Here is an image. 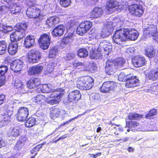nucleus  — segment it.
I'll list each match as a JSON object with an SVG mask.
<instances>
[{"mask_svg": "<svg viewBox=\"0 0 158 158\" xmlns=\"http://www.w3.org/2000/svg\"><path fill=\"white\" fill-rule=\"evenodd\" d=\"M92 50L90 51V56L91 59H99L102 56L108 55L112 50L110 43L107 41L104 40L100 43L97 51H94L93 46L89 47Z\"/></svg>", "mask_w": 158, "mask_h": 158, "instance_id": "1", "label": "nucleus"}, {"mask_svg": "<svg viewBox=\"0 0 158 158\" xmlns=\"http://www.w3.org/2000/svg\"><path fill=\"white\" fill-rule=\"evenodd\" d=\"M125 25L123 21L118 19H116L112 22H108L106 24L104 25L102 28L100 34L95 35V38L99 39L101 37L105 38L109 36L115 28L120 27Z\"/></svg>", "mask_w": 158, "mask_h": 158, "instance_id": "2", "label": "nucleus"}, {"mask_svg": "<svg viewBox=\"0 0 158 158\" xmlns=\"http://www.w3.org/2000/svg\"><path fill=\"white\" fill-rule=\"evenodd\" d=\"M125 61L122 58L119 57L115 60H107L105 67L106 72L108 75L113 74L116 69H119L123 66Z\"/></svg>", "mask_w": 158, "mask_h": 158, "instance_id": "3", "label": "nucleus"}, {"mask_svg": "<svg viewBox=\"0 0 158 158\" xmlns=\"http://www.w3.org/2000/svg\"><path fill=\"white\" fill-rule=\"evenodd\" d=\"M27 25L26 23H19L16 25L15 28L16 31L10 35L11 41L17 42L21 40L25 35V30Z\"/></svg>", "mask_w": 158, "mask_h": 158, "instance_id": "4", "label": "nucleus"}, {"mask_svg": "<svg viewBox=\"0 0 158 158\" xmlns=\"http://www.w3.org/2000/svg\"><path fill=\"white\" fill-rule=\"evenodd\" d=\"M93 79L89 76L81 77L77 81V87L81 90L89 89L93 86Z\"/></svg>", "mask_w": 158, "mask_h": 158, "instance_id": "5", "label": "nucleus"}, {"mask_svg": "<svg viewBox=\"0 0 158 158\" xmlns=\"http://www.w3.org/2000/svg\"><path fill=\"white\" fill-rule=\"evenodd\" d=\"M119 28H116V31L113 37V42L117 44H122L126 40L124 28L119 29Z\"/></svg>", "mask_w": 158, "mask_h": 158, "instance_id": "6", "label": "nucleus"}, {"mask_svg": "<svg viewBox=\"0 0 158 158\" xmlns=\"http://www.w3.org/2000/svg\"><path fill=\"white\" fill-rule=\"evenodd\" d=\"M64 92L63 90H62V91H59L58 92L56 90L53 93L49 94L47 95V98H52V99L50 100H48L47 99L46 102L48 103L51 105L57 104L60 101V99L63 95Z\"/></svg>", "mask_w": 158, "mask_h": 158, "instance_id": "7", "label": "nucleus"}, {"mask_svg": "<svg viewBox=\"0 0 158 158\" xmlns=\"http://www.w3.org/2000/svg\"><path fill=\"white\" fill-rule=\"evenodd\" d=\"M21 9V6H14V4H8L7 6H0V14H5L8 11H10L13 14H15L20 12Z\"/></svg>", "mask_w": 158, "mask_h": 158, "instance_id": "8", "label": "nucleus"}, {"mask_svg": "<svg viewBox=\"0 0 158 158\" xmlns=\"http://www.w3.org/2000/svg\"><path fill=\"white\" fill-rule=\"evenodd\" d=\"M144 35L148 37H153V39L158 42V33L156 27L153 25H149L147 28H145Z\"/></svg>", "mask_w": 158, "mask_h": 158, "instance_id": "9", "label": "nucleus"}, {"mask_svg": "<svg viewBox=\"0 0 158 158\" xmlns=\"http://www.w3.org/2000/svg\"><path fill=\"white\" fill-rule=\"evenodd\" d=\"M92 25V23L89 21H86L81 22L77 28V33L81 35H83L89 30Z\"/></svg>", "mask_w": 158, "mask_h": 158, "instance_id": "10", "label": "nucleus"}, {"mask_svg": "<svg viewBox=\"0 0 158 158\" xmlns=\"http://www.w3.org/2000/svg\"><path fill=\"white\" fill-rule=\"evenodd\" d=\"M123 5L114 0H109L106 4V9L109 12L111 13L112 9H115L117 10L121 11L122 9Z\"/></svg>", "mask_w": 158, "mask_h": 158, "instance_id": "11", "label": "nucleus"}, {"mask_svg": "<svg viewBox=\"0 0 158 158\" xmlns=\"http://www.w3.org/2000/svg\"><path fill=\"white\" fill-rule=\"evenodd\" d=\"M27 56L29 61L32 63L38 62L41 57L39 51L35 49L29 51Z\"/></svg>", "mask_w": 158, "mask_h": 158, "instance_id": "12", "label": "nucleus"}, {"mask_svg": "<svg viewBox=\"0 0 158 158\" xmlns=\"http://www.w3.org/2000/svg\"><path fill=\"white\" fill-rule=\"evenodd\" d=\"M129 9L132 14L139 17L141 16L144 12L143 8L140 4H132L130 6Z\"/></svg>", "mask_w": 158, "mask_h": 158, "instance_id": "13", "label": "nucleus"}, {"mask_svg": "<svg viewBox=\"0 0 158 158\" xmlns=\"http://www.w3.org/2000/svg\"><path fill=\"white\" fill-rule=\"evenodd\" d=\"M40 13V10L35 6H29L27 10L26 15L30 18H37Z\"/></svg>", "mask_w": 158, "mask_h": 158, "instance_id": "14", "label": "nucleus"}, {"mask_svg": "<svg viewBox=\"0 0 158 158\" xmlns=\"http://www.w3.org/2000/svg\"><path fill=\"white\" fill-rule=\"evenodd\" d=\"M116 86L115 82L112 81H106L104 82L100 88L101 92L106 93L114 90Z\"/></svg>", "mask_w": 158, "mask_h": 158, "instance_id": "15", "label": "nucleus"}, {"mask_svg": "<svg viewBox=\"0 0 158 158\" xmlns=\"http://www.w3.org/2000/svg\"><path fill=\"white\" fill-rule=\"evenodd\" d=\"M29 111L27 108L21 107L18 110L17 114L16 119L20 122H23L27 119Z\"/></svg>", "mask_w": 158, "mask_h": 158, "instance_id": "16", "label": "nucleus"}, {"mask_svg": "<svg viewBox=\"0 0 158 158\" xmlns=\"http://www.w3.org/2000/svg\"><path fill=\"white\" fill-rule=\"evenodd\" d=\"M50 37L46 34H44L41 35L39 40L40 47L43 49H47L50 44Z\"/></svg>", "mask_w": 158, "mask_h": 158, "instance_id": "17", "label": "nucleus"}, {"mask_svg": "<svg viewBox=\"0 0 158 158\" xmlns=\"http://www.w3.org/2000/svg\"><path fill=\"white\" fill-rule=\"evenodd\" d=\"M37 89L38 92L41 91L42 92H47L49 94L53 93L54 91H56L57 92L59 91H62L63 89H58L54 90V87L52 85L50 84H44L43 85H40L38 86Z\"/></svg>", "mask_w": 158, "mask_h": 158, "instance_id": "18", "label": "nucleus"}, {"mask_svg": "<svg viewBox=\"0 0 158 158\" xmlns=\"http://www.w3.org/2000/svg\"><path fill=\"white\" fill-rule=\"evenodd\" d=\"M125 35L127 39L135 40H136L139 35L138 31L134 29H130L128 28H124Z\"/></svg>", "mask_w": 158, "mask_h": 158, "instance_id": "19", "label": "nucleus"}, {"mask_svg": "<svg viewBox=\"0 0 158 158\" xmlns=\"http://www.w3.org/2000/svg\"><path fill=\"white\" fill-rule=\"evenodd\" d=\"M12 114V111L6 110L3 114L0 115V123L2 125L5 126L7 124V123L10 120Z\"/></svg>", "mask_w": 158, "mask_h": 158, "instance_id": "20", "label": "nucleus"}, {"mask_svg": "<svg viewBox=\"0 0 158 158\" xmlns=\"http://www.w3.org/2000/svg\"><path fill=\"white\" fill-rule=\"evenodd\" d=\"M23 63L19 59L12 61L10 64V69L15 72L20 71L23 67Z\"/></svg>", "mask_w": 158, "mask_h": 158, "instance_id": "21", "label": "nucleus"}, {"mask_svg": "<svg viewBox=\"0 0 158 158\" xmlns=\"http://www.w3.org/2000/svg\"><path fill=\"white\" fill-rule=\"evenodd\" d=\"M127 79L126 80L125 86L127 88L134 87L138 85L139 80L135 76L131 75L127 76Z\"/></svg>", "mask_w": 158, "mask_h": 158, "instance_id": "22", "label": "nucleus"}, {"mask_svg": "<svg viewBox=\"0 0 158 158\" xmlns=\"http://www.w3.org/2000/svg\"><path fill=\"white\" fill-rule=\"evenodd\" d=\"M132 61L135 67H139L144 65L146 60L144 57L137 56L132 58Z\"/></svg>", "mask_w": 158, "mask_h": 158, "instance_id": "23", "label": "nucleus"}, {"mask_svg": "<svg viewBox=\"0 0 158 158\" xmlns=\"http://www.w3.org/2000/svg\"><path fill=\"white\" fill-rule=\"evenodd\" d=\"M69 101L72 102L74 101H78L81 97V95L78 90L70 92L68 95Z\"/></svg>", "mask_w": 158, "mask_h": 158, "instance_id": "24", "label": "nucleus"}, {"mask_svg": "<svg viewBox=\"0 0 158 158\" xmlns=\"http://www.w3.org/2000/svg\"><path fill=\"white\" fill-rule=\"evenodd\" d=\"M102 14L103 11L102 8L96 7L88 14V17L89 18H98L100 17Z\"/></svg>", "mask_w": 158, "mask_h": 158, "instance_id": "25", "label": "nucleus"}, {"mask_svg": "<svg viewBox=\"0 0 158 158\" xmlns=\"http://www.w3.org/2000/svg\"><path fill=\"white\" fill-rule=\"evenodd\" d=\"M65 30L64 27L62 25L56 27L53 30L52 33L53 36L60 37L61 36Z\"/></svg>", "mask_w": 158, "mask_h": 158, "instance_id": "26", "label": "nucleus"}, {"mask_svg": "<svg viewBox=\"0 0 158 158\" xmlns=\"http://www.w3.org/2000/svg\"><path fill=\"white\" fill-rule=\"evenodd\" d=\"M43 67L41 64L32 66L29 69L28 73L30 75L40 73L42 71Z\"/></svg>", "mask_w": 158, "mask_h": 158, "instance_id": "27", "label": "nucleus"}, {"mask_svg": "<svg viewBox=\"0 0 158 158\" xmlns=\"http://www.w3.org/2000/svg\"><path fill=\"white\" fill-rule=\"evenodd\" d=\"M18 48V46L17 42H12L8 46V51L10 54L13 55L17 52Z\"/></svg>", "mask_w": 158, "mask_h": 158, "instance_id": "28", "label": "nucleus"}, {"mask_svg": "<svg viewBox=\"0 0 158 158\" xmlns=\"http://www.w3.org/2000/svg\"><path fill=\"white\" fill-rule=\"evenodd\" d=\"M35 38L33 35L27 36L24 40V44L27 48H29L33 46L35 43Z\"/></svg>", "mask_w": 158, "mask_h": 158, "instance_id": "29", "label": "nucleus"}, {"mask_svg": "<svg viewBox=\"0 0 158 158\" xmlns=\"http://www.w3.org/2000/svg\"><path fill=\"white\" fill-rule=\"evenodd\" d=\"M20 134V128L19 127H15L10 129L8 133L10 137H12L13 139L14 140L18 137Z\"/></svg>", "mask_w": 158, "mask_h": 158, "instance_id": "30", "label": "nucleus"}, {"mask_svg": "<svg viewBox=\"0 0 158 158\" xmlns=\"http://www.w3.org/2000/svg\"><path fill=\"white\" fill-rule=\"evenodd\" d=\"M40 82L39 79L37 78H32L30 79L27 82V86L29 89L35 88L37 86L38 88L39 86L40 85Z\"/></svg>", "mask_w": 158, "mask_h": 158, "instance_id": "31", "label": "nucleus"}, {"mask_svg": "<svg viewBox=\"0 0 158 158\" xmlns=\"http://www.w3.org/2000/svg\"><path fill=\"white\" fill-rule=\"evenodd\" d=\"M59 20L57 17L52 16L49 17L46 21V24L50 27L55 26L58 23Z\"/></svg>", "mask_w": 158, "mask_h": 158, "instance_id": "32", "label": "nucleus"}, {"mask_svg": "<svg viewBox=\"0 0 158 158\" xmlns=\"http://www.w3.org/2000/svg\"><path fill=\"white\" fill-rule=\"evenodd\" d=\"M155 51L152 46H149L145 49V55L149 58L153 57L155 55Z\"/></svg>", "mask_w": 158, "mask_h": 158, "instance_id": "33", "label": "nucleus"}, {"mask_svg": "<svg viewBox=\"0 0 158 158\" xmlns=\"http://www.w3.org/2000/svg\"><path fill=\"white\" fill-rule=\"evenodd\" d=\"M13 28L10 26L4 24H0V31L6 33L12 31Z\"/></svg>", "mask_w": 158, "mask_h": 158, "instance_id": "34", "label": "nucleus"}, {"mask_svg": "<svg viewBox=\"0 0 158 158\" xmlns=\"http://www.w3.org/2000/svg\"><path fill=\"white\" fill-rule=\"evenodd\" d=\"M45 99H47V98L45 95L40 94L32 98V100L36 103H40L43 102Z\"/></svg>", "mask_w": 158, "mask_h": 158, "instance_id": "35", "label": "nucleus"}, {"mask_svg": "<svg viewBox=\"0 0 158 158\" xmlns=\"http://www.w3.org/2000/svg\"><path fill=\"white\" fill-rule=\"evenodd\" d=\"M144 118V115L143 114L136 113H130L128 116V118L130 120H138Z\"/></svg>", "mask_w": 158, "mask_h": 158, "instance_id": "36", "label": "nucleus"}, {"mask_svg": "<svg viewBox=\"0 0 158 158\" xmlns=\"http://www.w3.org/2000/svg\"><path fill=\"white\" fill-rule=\"evenodd\" d=\"M148 78L152 81H155L158 79V75L156 73L155 70L151 71L147 76Z\"/></svg>", "mask_w": 158, "mask_h": 158, "instance_id": "37", "label": "nucleus"}, {"mask_svg": "<svg viewBox=\"0 0 158 158\" xmlns=\"http://www.w3.org/2000/svg\"><path fill=\"white\" fill-rule=\"evenodd\" d=\"M36 122L35 118L33 117L29 118L26 122V126L28 127H30L33 126Z\"/></svg>", "mask_w": 158, "mask_h": 158, "instance_id": "38", "label": "nucleus"}, {"mask_svg": "<svg viewBox=\"0 0 158 158\" xmlns=\"http://www.w3.org/2000/svg\"><path fill=\"white\" fill-rule=\"evenodd\" d=\"M7 44L4 41H0V55L4 53L7 47Z\"/></svg>", "mask_w": 158, "mask_h": 158, "instance_id": "39", "label": "nucleus"}, {"mask_svg": "<svg viewBox=\"0 0 158 158\" xmlns=\"http://www.w3.org/2000/svg\"><path fill=\"white\" fill-rule=\"evenodd\" d=\"M14 84L15 88L16 89H22L23 87V85L22 82L18 78L15 79Z\"/></svg>", "mask_w": 158, "mask_h": 158, "instance_id": "40", "label": "nucleus"}, {"mask_svg": "<svg viewBox=\"0 0 158 158\" xmlns=\"http://www.w3.org/2000/svg\"><path fill=\"white\" fill-rule=\"evenodd\" d=\"M78 55L80 57H85L88 55L87 50L85 48H81L78 51Z\"/></svg>", "mask_w": 158, "mask_h": 158, "instance_id": "41", "label": "nucleus"}, {"mask_svg": "<svg viewBox=\"0 0 158 158\" xmlns=\"http://www.w3.org/2000/svg\"><path fill=\"white\" fill-rule=\"evenodd\" d=\"M157 113V110L156 109H152L151 110L149 113L145 115V117L147 118H150L155 115Z\"/></svg>", "mask_w": 158, "mask_h": 158, "instance_id": "42", "label": "nucleus"}, {"mask_svg": "<svg viewBox=\"0 0 158 158\" xmlns=\"http://www.w3.org/2000/svg\"><path fill=\"white\" fill-rule=\"evenodd\" d=\"M58 53V50L55 47L52 48L50 50L49 57L50 58H52L55 57Z\"/></svg>", "mask_w": 158, "mask_h": 158, "instance_id": "43", "label": "nucleus"}, {"mask_svg": "<svg viewBox=\"0 0 158 158\" xmlns=\"http://www.w3.org/2000/svg\"><path fill=\"white\" fill-rule=\"evenodd\" d=\"M73 34V33H71L70 35L66 37L63 39L62 42L65 45H68L72 41V37Z\"/></svg>", "mask_w": 158, "mask_h": 158, "instance_id": "44", "label": "nucleus"}, {"mask_svg": "<svg viewBox=\"0 0 158 158\" xmlns=\"http://www.w3.org/2000/svg\"><path fill=\"white\" fill-rule=\"evenodd\" d=\"M139 124L138 123L135 121L126 122V127H135Z\"/></svg>", "mask_w": 158, "mask_h": 158, "instance_id": "45", "label": "nucleus"}, {"mask_svg": "<svg viewBox=\"0 0 158 158\" xmlns=\"http://www.w3.org/2000/svg\"><path fill=\"white\" fill-rule=\"evenodd\" d=\"M71 2V0H60V5L64 7H67L69 6Z\"/></svg>", "mask_w": 158, "mask_h": 158, "instance_id": "46", "label": "nucleus"}, {"mask_svg": "<svg viewBox=\"0 0 158 158\" xmlns=\"http://www.w3.org/2000/svg\"><path fill=\"white\" fill-rule=\"evenodd\" d=\"M128 75H131V74L127 75L126 76L124 73H121L118 76V80L122 81H126L127 79V76Z\"/></svg>", "mask_w": 158, "mask_h": 158, "instance_id": "47", "label": "nucleus"}, {"mask_svg": "<svg viewBox=\"0 0 158 158\" xmlns=\"http://www.w3.org/2000/svg\"><path fill=\"white\" fill-rule=\"evenodd\" d=\"M8 67L6 66H0V76H3L7 72Z\"/></svg>", "mask_w": 158, "mask_h": 158, "instance_id": "48", "label": "nucleus"}, {"mask_svg": "<svg viewBox=\"0 0 158 158\" xmlns=\"http://www.w3.org/2000/svg\"><path fill=\"white\" fill-rule=\"evenodd\" d=\"M75 54L73 53H69L67 54L64 56V58L66 60H71L75 57Z\"/></svg>", "mask_w": 158, "mask_h": 158, "instance_id": "49", "label": "nucleus"}, {"mask_svg": "<svg viewBox=\"0 0 158 158\" xmlns=\"http://www.w3.org/2000/svg\"><path fill=\"white\" fill-rule=\"evenodd\" d=\"M1 0H0V2L1 1ZM4 2L8 3V4H14V6H16V7L17 6H21L19 3H14V0H4Z\"/></svg>", "mask_w": 158, "mask_h": 158, "instance_id": "50", "label": "nucleus"}, {"mask_svg": "<svg viewBox=\"0 0 158 158\" xmlns=\"http://www.w3.org/2000/svg\"><path fill=\"white\" fill-rule=\"evenodd\" d=\"M42 144H40L38 145L34 148L31 151V152L32 154H33L34 152L38 151L42 147Z\"/></svg>", "mask_w": 158, "mask_h": 158, "instance_id": "51", "label": "nucleus"}, {"mask_svg": "<svg viewBox=\"0 0 158 158\" xmlns=\"http://www.w3.org/2000/svg\"><path fill=\"white\" fill-rule=\"evenodd\" d=\"M91 99L95 102H98L99 101L100 99L99 95L97 94L92 95Z\"/></svg>", "mask_w": 158, "mask_h": 158, "instance_id": "52", "label": "nucleus"}, {"mask_svg": "<svg viewBox=\"0 0 158 158\" xmlns=\"http://www.w3.org/2000/svg\"><path fill=\"white\" fill-rule=\"evenodd\" d=\"M26 3L30 6H34L35 4V0H26Z\"/></svg>", "mask_w": 158, "mask_h": 158, "instance_id": "53", "label": "nucleus"}, {"mask_svg": "<svg viewBox=\"0 0 158 158\" xmlns=\"http://www.w3.org/2000/svg\"><path fill=\"white\" fill-rule=\"evenodd\" d=\"M53 66L51 64H49L47 66V69L46 71L49 73L52 72L53 69Z\"/></svg>", "mask_w": 158, "mask_h": 158, "instance_id": "54", "label": "nucleus"}, {"mask_svg": "<svg viewBox=\"0 0 158 158\" xmlns=\"http://www.w3.org/2000/svg\"><path fill=\"white\" fill-rule=\"evenodd\" d=\"M2 135L0 134V148L4 147L6 146V143L2 140Z\"/></svg>", "mask_w": 158, "mask_h": 158, "instance_id": "55", "label": "nucleus"}, {"mask_svg": "<svg viewBox=\"0 0 158 158\" xmlns=\"http://www.w3.org/2000/svg\"><path fill=\"white\" fill-rule=\"evenodd\" d=\"M73 64L74 67H77L79 66H81V68L84 67V64L80 62H75L73 63Z\"/></svg>", "mask_w": 158, "mask_h": 158, "instance_id": "56", "label": "nucleus"}, {"mask_svg": "<svg viewBox=\"0 0 158 158\" xmlns=\"http://www.w3.org/2000/svg\"><path fill=\"white\" fill-rule=\"evenodd\" d=\"M76 23V20L72 18L71 19L70 21L68 22V24L69 25L70 27H72Z\"/></svg>", "mask_w": 158, "mask_h": 158, "instance_id": "57", "label": "nucleus"}, {"mask_svg": "<svg viewBox=\"0 0 158 158\" xmlns=\"http://www.w3.org/2000/svg\"><path fill=\"white\" fill-rule=\"evenodd\" d=\"M6 82L5 78L4 77H0V87L3 85Z\"/></svg>", "mask_w": 158, "mask_h": 158, "instance_id": "58", "label": "nucleus"}, {"mask_svg": "<svg viewBox=\"0 0 158 158\" xmlns=\"http://www.w3.org/2000/svg\"><path fill=\"white\" fill-rule=\"evenodd\" d=\"M5 99V96L4 95H0V105L2 104Z\"/></svg>", "mask_w": 158, "mask_h": 158, "instance_id": "59", "label": "nucleus"}, {"mask_svg": "<svg viewBox=\"0 0 158 158\" xmlns=\"http://www.w3.org/2000/svg\"><path fill=\"white\" fill-rule=\"evenodd\" d=\"M101 153H98L96 154H92L91 155V156L93 157V158H96L98 156H100L101 155Z\"/></svg>", "mask_w": 158, "mask_h": 158, "instance_id": "60", "label": "nucleus"}, {"mask_svg": "<svg viewBox=\"0 0 158 158\" xmlns=\"http://www.w3.org/2000/svg\"><path fill=\"white\" fill-rule=\"evenodd\" d=\"M79 115H78L77 117H76L74 118H72L70 119L68 121H66V122H68V124H69V122H70L71 121H73V120H74L76 118H77L79 116Z\"/></svg>", "mask_w": 158, "mask_h": 158, "instance_id": "61", "label": "nucleus"}, {"mask_svg": "<svg viewBox=\"0 0 158 158\" xmlns=\"http://www.w3.org/2000/svg\"><path fill=\"white\" fill-rule=\"evenodd\" d=\"M67 124H68V122H65L64 123H61V124L59 126V127H58V128H60L61 127Z\"/></svg>", "mask_w": 158, "mask_h": 158, "instance_id": "62", "label": "nucleus"}, {"mask_svg": "<svg viewBox=\"0 0 158 158\" xmlns=\"http://www.w3.org/2000/svg\"><path fill=\"white\" fill-rule=\"evenodd\" d=\"M127 150L129 152H132L134 150V148L131 147H129L128 148Z\"/></svg>", "mask_w": 158, "mask_h": 158, "instance_id": "63", "label": "nucleus"}, {"mask_svg": "<svg viewBox=\"0 0 158 158\" xmlns=\"http://www.w3.org/2000/svg\"><path fill=\"white\" fill-rule=\"evenodd\" d=\"M128 138L127 137H126V138H123L121 139V140L122 141H123V142H125L126 141H127V140H128Z\"/></svg>", "mask_w": 158, "mask_h": 158, "instance_id": "64", "label": "nucleus"}]
</instances>
